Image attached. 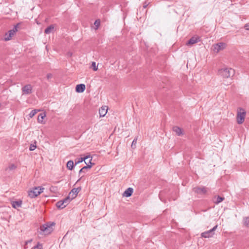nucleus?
<instances>
[{
	"instance_id": "1",
	"label": "nucleus",
	"mask_w": 249,
	"mask_h": 249,
	"mask_svg": "<svg viewBox=\"0 0 249 249\" xmlns=\"http://www.w3.org/2000/svg\"><path fill=\"white\" fill-rule=\"evenodd\" d=\"M92 160V157L90 155H88L86 156H85L84 157H81L79 158H77L75 160V164H79L83 161H84L85 163L87 164V166H85L82 168L79 171V173L81 172H85V170L87 169H90L92 166L94 164V163H92L91 162Z\"/></svg>"
},
{
	"instance_id": "2",
	"label": "nucleus",
	"mask_w": 249,
	"mask_h": 249,
	"mask_svg": "<svg viewBox=\"0 0 249 249\" xmlns=\"http://www.w3.org/2000/svg\"><path fill=\"white\" fill-rule=\"evenodd\" d=\"M218 74L224 78H228L234 75V70L231 68L224 67L218 70Z\"/></svg>"
},
{
	"instance_id": "3",
	"label": "nucleus",
	"mask_w": 249,
	"mask_h": 249,
	"mask_svg": "<svg viewBox=\"0 0 249 249\" xmlns=\"http://www.w3.org/2000/svg\"><path fill=\"white\" fill-rule=\"evenodd\" d=\"M44 188L42 187H35L28 191V196L31 198L37 196L43 192Z\"/></svg>"
},
{
	"instance_id": "4",
	"label": "nucleus",
	"mask_w": 249,
	"mask_h": 249,
	"mask_svg": "<svg viewBox=\"0 0 249 249\" xmlns=\"http://www.w3.org/2000/svg\"><path fill=\"white\" fill-rule=\"evenodd\" d=\"M18 24H17L12 30H9L7 33H6L4 36L3 40L6 41L11 40L18 31Z\"/></svg>"
},
{
	"instance_id": "5",
	"label": "nucleus",
	"mask_w": 249,
	"mask_h": 249,
	"mask_svg": "<svg viewBox=\"0 0 249 249\" xmlns=\"http://www.w3.org/2000/svg\"><path fill=\"white\" fill-rule=\"evenodd\" d=\"M246 114V113L244 109L242 108L238 109L236 119L238 124H242L244 122Z\"/></svg>"
},
{
	"instance_id": "6",
	"label": "nucleus",
	"mask_w": 249,
	"mask_h": 249,
	"mask_svg": "<svg viewBox=\"0 0 249 249\" xmlns=\"http://www.w3.org/2000/svg\"><path fill=\"white\" fill-rule=\"evenodd\" d=\"M226 47V44L224 42H219L213 44L212 47V49L213 53H218L219 52L224 50Z\"/></svg>"
},
{
	"instance_id": "7",
	"label": "nucleus",
	"mask_w": 249,
	"mask_h": 249,
	"mask_svg": "<svg viewBox=\"0 0 249 249\" xmlns=\"http://www.w3.org/2000/svg\"><path fill=\"white\" fill-rule=\"evenodd\" d=\"M53 225L52 224L50 225H44L41 226L40 227V231H41V233L44 235H48L51 233L53 231Z\"/></svg>"
},
{
	"instance_id": "8",
	"label": "nucleus",
	"mask_w": 249,
	"mask_h": 249,
	"mask_svg": "<svg viewBox=\"0 0 249 249\" xmlns=\"http://www.w3.org/2000/svg\"><path fill=\"white\" fill-rule=\"evenodd\" d=\"M80 190L81 189L80 188H73L70 192L69 196L68 197H67V198H69V201H71L72 199L76 197Z\"/></svg>"
},
{
	"instance_id": "9",
	"label": "nucleus",
	"mask_w": 249,
	"mask_h": 249,
	"mask_svg": "<svg viewBox=\"0 0 249 249\" xmlns=\"http://www.w3.org/2000/svg\"><path fill=\"white\" fill-rule=\"evenodd\" d=\"M70 201L69 200V198H66L64 199L59 201L56 203V206L59 209H63L65 208Z\"/></svg>"
},
{
	"instance_id": "10",
	"label": "nucleus",
	"mask_w": 249,
	"mask_h": 249,
	"mask_svg": "<svg viewBox=\"0 0 249 249\" xmlns=\"http://www.w3.org/2000/svg\"><path fill=\"white\" fill-rule=\"evenodd\" d=\"M33 87L31 85L28 84L24 86L22 88V91L23 94H30L32 92Z\"/></svg>"
},
{
	"instance_id": "11",
	"label": "nucleus",
	"mask_w": 249,
	"mask_h": 249,
	"mask_svg": "<svg viewBox=\"0 0 249 249\" xmlns=\"http://www.w3.org/2000/svg\"><path fill=\"white\" fill-rule=\"evenodd\" d=\"M108 110V107L106 106H104L102 107L99 109V113L100 117H103L105 116L106 114L107 113Z\"/></svg>"
},
{
	"instance_id": "12",
	"label": "nucleus",
	"mask_w": 249,
	"mask_h": 249,
	"mask_svg": "<svg viewBox=\"0 0 249 249\" xmlns=\"http://www.w3.org/2000/svg\"><path fill=\"white\" fill-rule=\"evenodd\" d=\"M46 117L45 112H43L39 114L37 118V122L41 124H45V122L44 121V118Z\"/></svg>"
},
{
	"instance_id": "13",
	"label": "nucleus",
	"mask_w": 249,
	"mask_h": 249,
	"mask_svg": "<svg viewBox=\"0 0 249 249\" xmlns=\"http://www.w3.org/2000/svg\"><path fill=\"white\" fill-rule=\"evenodd\" d=\"M86 89V86L83 84H78L76 85L75 90L78 93L83 92Z\"/></svg>"
},
{
	"instance_id": "14",
	"label": "nucleus",
	"mask_w": 249,
	"mask_h": 249,
	"mask_svg": "<svg viewBox=\"0 0 249 249\" xmlns=\"http://www.w3.org/2000/svg\"><path fill=\"white\" fill-rule=\"evenodd\" d=\"M194 191L195 192L200 194H204L207 192L206 189L205 188L200 187H196L194 188Z\"/></svg>"
},
{
	"instance_id": "15",
	"label": "nucleus",
	"mask_w": 249,
	"mask_h": 249,
	"mask_svg": "<svg viewBox=\"0 0 249 249\" xmlns=\"http://www.w3.org/2000/svg\"><path fill=\"white\" fill-rule=\"evenodd\" d=\"M214 232H213L211 230L201 233V236L204 238H210L213 236Z\"/></svg>"
},
{
	"instance_id": "16",
	"label": "nucleus",
	"mask_w": 249,
	"mask_h": 249,
	"mask_svg": "<svg viewBox=\"0 0 249 249\" xmlns=\"http://www.w3.org/2000/svg\"><path fill=\"white\" fill-rule=\"evenodd\" d=\"M173 131L178 136H181L183 135V130L177 126L173 127Z\"/></svg>"
},
{
	"instance_id": "17",
	"label": "nucleus",
	"mask_w": 249,
	"mask_h": 249,
	"mask_svg": "<svg viewBox=\"0 0 249 249\" xmlns=\"http://www.w3.org/2000/svg\"><path fill=\"white\" fill-rule=\"evenodd\" d=\"M133 192V189L132 188H128L124 193L123 196L125 197L130 196Z\"/></svg>"
},
{
	"instance_id": "18",
	"label": "nucleus",
	"mask_w": 249,
	"mask_h": 249,
	"mask_svg": "<svg viewBox=\"0 0 249 249\" xmlns=\"http://www.w3.org/2000/svg\"><path fill=\"white\" fill-rule=\"evenodd\" d=\"M199 40V38L197 37H192L186 43L187 45H193L196 43H197Z\"/></svg>"
},
{
	"instance_id": "19",
	"label": "nucleus",
	"mask_w": 249,
	"mask_h": 249,
	"mask_svg": "<svg viewBox=\"0 0 249 249\" xmlns=\"http://www.w3.org/2000/svg\"><path fill=\"white\" fill-rule=\"evenodd\" d=\"M21 201H13L12 202V206L15 209H18L21 207Z\"/></svg>"
},
{
	"instance_id": "20",
	"label": "nucleus",
	"mask_w": 249,
	"mask_h": 249,
	"mask_svg": "<svg viewBox=\"0 0 249 249\" xmlns=\"http://www.w3.org/2000/svg\"><path fill=\"white\" fill-rule=\"evenodd\" d=\"M54 28V26L53 25H51L48 27H47L45 30V33L46 34H49L51 32H52Z\"/></svg>"
},
{
	"instance_id": "21",
	"label": "nucleus",
	"mask_w": 249,
	"mask_h": 249,
	"mask_svg": "<svg viewBox=\"0 0 249 249\" xmlns=\"http://www.w3.org/2000/svg\"><path fill=\"white\" fill-rule=\"evenodd\" d=\"M67 167L70 170H72L73 168V161L71 160L68 161L67 163Z\"/></svg>"
},
{
	"instance_id": "22",
	"label": "nucleus",
	"mask_w": 249,
	"mask_h": 249,
	"mask_svg": "<svg viewBox=\"0 0 249 249\" xmlns=\"http://www.w3.org/2000/svg\"><path fill=\"white\" fill-rule=\"evenodd\" d=\"M38 111V110L34 109L32 110L29 114V117L32 118L35 114Z\"/></svg>"
},
{
	"instance_id": "23",
	"label": "nucleus",
	"mask_w": 249,
	"mask_h": 249,
	"mask_svg": "<svg viewBox=\"0 0 249 249\" xmlns=\"http://www.w3.org/2000/svg\"><path fill=\"white\" fill-rule=\"evenodd\" d=\"M91 68H92L94 71H97L98 70V67L96 65L95 62H92L91 65Z\"/></svg>"
},
{
	"instance_id": "24",
	"label": "nucleus",
	"mask_w": 249,
	"mask_h": 249,
	"mask_svg": "<svg viewBox=\"0 0 249 249\" xmlns=\"http://www.w3.org/2000/svg\"><path fill=\"white\" fill-rule=\"evenodd\" d=\"M31 249H42V246L41 244L38 243L36 246L33 247Z\"/></svg>"
},
{
	"instance_id": "25",
	"label": "nucleus",
	"mask_w": 249,
	"mask_h": 249,
	"mask_svg": "<svg viewBox=\"0 0 249 249\" xmlns=\"http://www.w3.org/2000/svg\"><path fill=\"white\" fill-rule=\"evenodd\" d=\"M17 165L14 164H11L8 166V169L10 170H13L17 168Z\"/></svg>"
},
{
	"instance_id": "26",
	"label": "nucleus",
	"mask_w": 249,
	"mask_h": 249,
	"mask_svg": "<svg viewBox=\"0 0 249 249\" xmlns=\"http://www.w3.org/2000/svg\"><path fill=\"white\" fill-rule=\"evenodd\" d=\"M244 224L248 227H249V217H246L244 219Z\"/></svg>"
},
{
	"instance_id": "27",
	"label": "nucleus",
	"mask_w": 249,
	"mask_h": 249,
	"mask_svg": "<svg viewBox=\"0 0 249 249\" xmlns=\"http://www.w3.org/2000/svg\"><path fill=\"white\" fill-rule=\"evenodd\" d=\"M137 138H135L133 140V142H132L131 147H132V148H135V147H136V143H137Z\"/></svg>"
},
{
	"instance_id": "28",
	"label": "nucleus",
	"mask_w": 249,
	"mask_h": 249,
	"mask_svg": "<svg viewBox=\"0 0 249 249\" xmlns=\"http://www.w3.org/2000/svg\"><path fill=\"white\" fill-rule=\"evenodd\" d=\"M223 200V198L221 197L218 196L216 198V200L215 201V203H219L221 202Z\"/></svg>"
},
{
	"instance_id": "29",
	"label": "nucleus",
	"mask_w": 249,
	"mask_h": 249,
	"mask_svg": "<svg viewBox=\"0 0 249 249\" xmlns=\"http://www.w3.org/2000/svg\"><path fill=\"white\" fill-rule=\"evenodd\" d=\"M100 24V21L99 20H96L94 22V25L96 27V29L98 28Z\"/></svg>"
},
{
	"instance_id": "30",
	"label": "nucleus",
	"mask_w": 249,
	"mask_h": 249,
	"mask_svg": "<svg viewBox=\"0 0 249 249\" xmlns=\"http://www.w3.org/2000/svg\"><path fill=\"white\" fill-rule=\"evenodd\" d=\"M36 148V145L35 144H31L30 146V150L33 151Z\"/></svg>"
},
{
	"instance_id": "31",
	"label": "nucleus",
	"mask_w": 249,
	"mask_h": 249,
	"mask_svg": "<svg viewBox=\"0 0 249 249\" xmlns=\"http://www.w3.org/2000/svg\"><path fill=\"white\" fill-rule=\"evenodd\" d=\"M217 225H216L212 229H211V230L213 232H214V231H215V230L217 229Z\"/></svg>"
},
{
	"instance_id": "32",
	"label": "nucleus",
	"mask_w": 249,
	"mask_h": 249,
	"mask_svg": "<svg viewBox=\"0 0 249 249\" xmlns=\"http://www.w3.org/2000/svg\"><path fill=\"white\" fill-rule=\"evenodd\" d=\"M245 28H246V30H249V23L247 24L245 26Z\"/></svg>"
},
{
	"instance_id": "33",
	"label": "nucleus",
	"mask_w": 249,
	"mask_h": 249,
	"mask_svg": "<svg viewBox=\"0 0 249 249\" xmlns=\"http://www.w3.org/2000/svg\"><path fill=\"white\" fill-rule=\"evenodd\" d=\"M52 76V74H47V78L48 79H49L50 78H51Z\"/></svg>"
},
{
	"instance_id": "34",
	"label": "nucleus",
	"mask_w": 249,
	"mask_h": 249,
	"mask_svg": "<svg viewBox=\"0 0 249 249\" xmlns=\"http://www.w3.org/2000/svg\"><path fill=\"white\" fill-rule=\"evenodd\" d=\"M31 241H32L31 240H29V241H28L26 242V244H28V243H31Z\"/></svg>"
},
{
	"instance_id": "35",
	"label": "nucleus",
	"mask_w": 249,
	"mask_h": 249,
	"mask_svg": "<svg viewBox=\"0 0 249 249\" xmlns=\"http://www.w3.org/2000/svg\"><path fill=\"white\" fill-rule=\"evenodd\" d=\"M89 159L87 160V162H89Z\"/></svg>"
}]
</instances>
